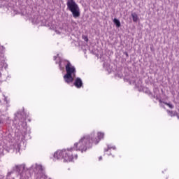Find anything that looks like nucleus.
Returning a JSON list of instances; mask_svg holds the SVG:
<instances>
[{
    "label": "nucleus",
    "mask_w": 179,
    "mask_h": 179,
    "mask_svg": "<svg viewBox=\"0 0 179 179\" xmlns=\"http://www.w3.org/2000/svg\"><path fill=\"white\" fill-rule=\"evenodd\" d=\"M55 159H63L64 162H69L73 160H76L78 159V154L75 153V149L73 148H70L67 149H63L62 150H57L54 154Z\"/></svg>",
    "instance_id": "f257e3e1"
},
{
    "label": "nucleus",
    "mask_w": 179,
    "mask_h": 179,
    "mask_svg": "<svg viewBox=\"0 0 179 179\" xmlns=\"http://www.w3.org/2000/svg\"><path fill=\"white\" fill-rule=\"evenodd\" d=\"M93 134L87 135L82 137L78 143H74V148L76 150L86 152L87 149H91L93 146Z\"/></svg>",
    "instance_id": "f03ea898"
},
{
    "label": "nucleus",
    "mask_w": 179,
    "mask_h": 179,
    "mask_svg": "<svg viewBox=\"0 0 179 179\" xmlns=\"http://www.w3.org/2000/svg\"><path fill=\"white\" fill-rule=\"evenodd\" d=\"M67 8L71 12L73 17L76 19L80 16V8L73 0H68L66 3Z\"/></svg>",
    "instance_id": "7ed1b4c3"
},
{
    "label": "nucleus",
    "mask_w": 179,
    "mask_h": 179,
    "mask_svg": "<svg viewBox=\"0 0 179 179\" xmlns=\"http://www.w3.org/2000/svg\"><path fill=\"white\" fill-rule=\"evenodd\" d=\"M66 75H75L76 73V69L75 66H72L69 61H67V64L66 65Z\"/></svg>",
    "instance_id": "20e7f679"
},
{
    "label": "nucleus",
    "mask_w": 179,
    "mask_h": 179,
    "mask_svg": "<svg viewBox=\"0 0 179 179\" xmlns=\"http://www.w3.org/2000/svg\"><path fill=\"white\" fill-rule=\"evenodd\" d=\"M101 139H104V133L98 132L97 138H92V143H94V145H97V143H99V142H100Z\"/></svg>",
    "instance_id": "39448f33"
},
{
    "label": "nucleus",
    "mask_w": 179,
    "mask_h": 179,
    "mask_svg": "<svg viewBox=\"0 0 179 179\" xmlns=\"http://www.w3.org/2000/svg\"><path fill=\"white\" fill-rule=\"evenodd\" d=\"M73 85L77 89H80V87H83V82L82 81V79H80V78H77L75 80Z\"/></svg>",
    "instance_id": "423d86ee"
},
{
    "label": "nucleus",
    "mask_w": 179,
    "mask_h": 179,
    "mask_svg": "<svg viewBox=\"0 0 179 179\" xmlns=\"http://www.w3.org/2000/svg\"><path fill=\"white\" fill-rule=\"evenodd\" d=\"M64 80L66 83H68V85H69L70 83H72V82H73V77H72V75L65 74L64 76Z\"/></svg>",
    "instance_id": "0eeeda50"
},
{
    "label": "nucleus",
    "mask_w": 179,
    "mask_h": 179,
    "mask_svg": "<svg viewBox=\"0 0 179 179\" xmlns=\"http://www.w3.org/2000/svg\"><path fill=\"white\" fill-rule=\"evenodd\" d=\"M131 17L133 19V22H134V23H136V22H138V14H136V13H131Z\"/></svg>",
    "instance_id": "6e6552de"
},
{
    "label": "nucleus",
    "mask_w": 179,
    "mask_h": 179,
    "mask_svg": "<svg viewBox=\"0 0 179 179\" xmlns=\"http://www.w3.org/2000/svg\"><path fill=\"white\" fill-rule=\"evenodd\" d=\"M113 22L116 25V27H121V22L117 18L113 20Z\"/></svg>",
    "instance_id": "1a4fd4ad"
},
{
    "label": "nucleus",
    "mask_w": 179,
    "mask_h": 179,
    "mask_svg": "<svg viewBox=\"0 0 179 179\" xmlns=\"http://www.w3.org/2000/svg\"><path fill=\"white\" fill-rule=\"evenodd\" d=\"M111 149H113V150H115V146H113V147L108 146V148L105 149V152H108L109 150H111Z\"/></svg>",
    "instance_id": "9d476101"
},
{
    "label": "nucleus",
    "mask_w": 179,
    "mask_h": 179,
    "mask_svg": "<svg viewBox=\"0 0 179 179\" xmlns=\"http://www.w3.org/2000/svg\"><path fill=\"white\" fill-rule=\"evenodd\" d=\"M164 103H165L166 106H168V107H169V108H174V106H173L171 103H169L167 102H164Z\"/></svg>",
    "instance_id": "9b49d317"
},
{
    "label": "nucleus",
    "mask_w": 179,
    "mask_h": 179,
    "mask_svg": "<svg viewBox=\"0 0 179 179\" xmlns=\"http://www.w3.org/2000/svg\"><path fill=\"white\" fill-rule=\"evenodd\" d=\"M84 40H85V41H86V42L89 41V38H87V36H85V37H84Z\"/></svg>",
    "instance_id": "f8f14e48"
},
{
    "label": "nucleus",
    "mask_w": 179,
    "mask_h": 179,
    "mask_svg": "<svg viewBox=\"0 0 179 179\" xmlns=\"http://www.w3.org/2000/svg\"><path fill=\"white\" fill-rule=\"evenodd\" d=\"M99 160H103V157H99Z\"/></svg>",
    "instance_id": "ddd939ff"
},
{
    "label": "nucleus",
    "mask_w": 179,
    "mask_h": 179,
    "mask_svg": "<svg viewBox=\"0 0 179 179\" xmlns=\"http://www.w3.org/2000/svg\"><path fill=\"white\" fill-rule=\"evenodd\" d=\"M125 54H126V56L128 57V54L127 52Z\"/></svg>",
    "instance_id": "4468645a"
},
{
    "label": "nucleus",
    "mask_w": 179,
    "mask_h": 179,
    "mask_svg": "<svg viewBox=\"0 0 179 179\" xmlns=\"http://www.w3.org/2000/svg\"><path fill=\"white\" fill-rule=\"evenodd\" d=\"M0 124H1V120H0Z\"/></svg>",
    "instance_id": "2eb2a0df"
}]
</instances>
